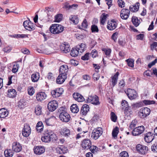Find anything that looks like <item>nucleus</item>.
<instances>
[{
	"label": "nucleus",
	"instance_id": "obj_1",
	"mask_svg": "<svg viewBox=\"0 0 157 157\" xmlns=\"http://www.w3.org/2000/svg\"><path fill=\"white\" fill-rule=\"evenodd\" d=\"M57 139L56 135L50 130H45L41 138L42 141L45 143H49L51 141L54 142Z\"/></svg>",
	"mask_w": 157,
	"mask_h": 157
},
{
	"label": "nucleus",
	"instance_id": "obj_2",
	"mask_svg": "<svg viewBox=\"0 0 157 157\" xmlns=\"http://www.w3.org/2000/svg\"><path fill=\"white\" fill-rule=\"evenodd\" d=\"M64 27L61 25L55 24H52L50 27V31L53 34H58L62 32L64 29Z\"/></svg>",
	"mask_w": 157,
	"mask_h": 157
},
{
	"label": "nucleus",
	"instance_id": "obj_3",
	"mask_svg": "<svg viewBox=\"0 0 157 157\" xmlns=\"http://www.w3.org/2000/svg\"><path fill=\"white\" fill-rule=\"evenodd\" d=\"M103 131L102 128H98L97 129H94L92 131L91 137L95 140H96L102 135Z\"/></svg>",
	"mask_w": 157,
	"mask_h": 157
},
{
	"label": "nucleus",
	"instance_id": "obj_4",
	"mask_svg": "<svg viewBox=\"0 0 157 157\" xmlns=\"http://www.w3.org/2000/svg\"><path fill=\"white\" fill-rule=\"evenodd\" d=\"M91 145V142L89 139H85L82 141L81 146L82 148L84 150L89 149Z\"/></svg>",
	"mask_w": 157,
	"mask_h": 157
},
{
	"label": "nucleus",
	"instance_id": "obj_5",
	"mask_svg": "<svg viewBox=\"0 0 157 157\" xmlns=\"http://www.w3.org/2000/svg\"><path fill=\"white\" fill-rule=\"evenodd\" d=\"M87 101L88 102H90L95 105H98L100 104L98 97L96 95L89 96Z\"/></svg>",
	"mask_w": 157,
	"mask_h": 157
},
{
	"label": "nucleus",
	"instance_id": "obj_6",
	"mask_svg": "<svg viewBox=\"0 0 157 157\" xmlns=\"http://www.w3.org/2000/svg\"><path fill=\"white\" fill-rule=\"evenodd\" d=\"M59 118L61 121L63 122H68L70 119L69 114L66 111H62L60 113Z\"/></svg>",
	"mask_w": 157,
	"mask_h": 157
},
{
	"label": "nucleus",
	"instance_id": "obj_7",
	"mask_svg": "<svg viewBox=\"0 0 157 157\" xmlns=\"http://www.w3.org/2000/svg\"><path fill=\"white\" fill-rule=\"evenodd\" d=\"M122 108H124L125 114L127 115H129L132 113V111L128 106V102L124 100L122 101L121 102Z\"/></svg>",
	"mask_w": 157,
	"mask_h": 157
},
{
	"label": "nucleus",
	"instance_id": "obj_8",
	"mask_svg": "<svg viewBox=\"0 0 157 157\" xmlns=\"http://www.w3.org/2000/svg\"><path fill=\"white\" fill-rule=\"evenodd\" d=\"M58 103L56 101L53 100L49 102L48 105V108L51 112L55 111L58 107Z\"/></svg>",
	"mask_w": 157,
	"mask_h": 157
},
{
	"label": "nucleus",
	"instance_id": "obj_9",
	"mask_svg": "<svg viewBox=\"0 0 157 157\" xmlns=\"http://www.w3.org/2000/svg\"><path fill=\"white\" fill-rule=\"evenodd\" d=\"M144 129L145 128L143 126H138L134 129L132 131V134L135 136L139 135L142 133Z\"/></svg>",
	"mask_w": 157,
	"mask_h": 157
},
{
	"label": "nucleus",
	"instance_id": "obj_10",
	"mask_svg": "<svg viewBox=\"0 0 157 157\" xmlns=\"http://www.w3.org/2000/svg\"><path fill=\"white\" fill-rule=\"evenodd\" d=\"M31 129L29 124H25L22 131V133L23 136L27 137L30 134Z\"/></svg>",
	"mask_w": 157,
	"mask_h": 157
},
{
	"label": "nucleus",
	"instance_id": "obj_11",
	"mask_svg": "<svg viewBox=\"0 0 157 157\" xmlns=\"http://www.w3.org/2000/svg\"><path fill=\"white\" fill-rule=\"evenodd\" d=\"M137 151L142 154H145L148 150L147 147L141 144H137L136 146Z\"/></svg>",
	"mask_w": 157,
	"mask_h": 157
},
{
	"label": "nucleus",
	"instance_id": "obj_12",
	"mask_svg": "<svg viewBox=\"0 0 157 157\" xmlns=\"http://www.w3.org/2000/svg\"><path fill=\"white\" fill-rule=\"evenodd\" d=\"M62 88H57L52 91L51 94L53 98H57L59 97L63 93Z\"/></svg>",
	"mask_w": 157,
	"mask_h": 157
},
{
	"label": "nucleus",
	"instance_id": "obj_13",
	"mask_svg": "<svg viewBox=\"0 0 157 157\" xmlns=\"http://www.w3.org/2000/svg\"><path fill=\"white\" fill-rule=\"evenodd\" d=\"M130 11L128 9H122L120 13L121 18L123 19L126 20L129 17L130 15Z\"/></svg>",
	"mask_w": 157,
	"mask_h": 157
},
{
	"label": "nucleus",
	"instance_id": "obj_14",
	"mask_svg": "<svg viewBox=\"0 0 157 157\" xmlns=\"http://www.w3.org/2000/svg\"><path fill=\"white\" fill-rule=\"evenodd\" d=\"M128 98L130 99H133L137 97V94L134 90L128 89L127 90L126 93Z\"/></svg>",
	"mask_w": 157,
	"mask_h": 157
},
{
	"label": "nucleus",
	"instance_id": "obj_15",
	"mask_svg": "<svg viewBox=\"0 0 157 157\" xmlns=\"http://www.w3.org/2000/svg\"><path fill=\"white\" fill-rule=\"evenodd\" d=\"M117 25V22L114 20H112L108 22L107 28L110 30H112L116 28Z\"/></svg>",
	"mask_w": 157,
	"mask_h": 157
},
{
	"label": "nucleus",
	"instance_id": "obj_16",
	"mask_svg": "<svg viewBox=\"0 0 157 157\" xmlns=\"http://www.w3.org/2000/svg\"><path fill=\"white\" fill-rule=\"evenodd\" d=\"M154 137V136L152 133L149 132L145 135L144 139L146 142L149 143L153 140Z\"/></svg>",
	"mask_w": 157,
	"mask_h": 157
},
{
	"label": "nucleus",
	"instance_id": "obj_17",
	"mask_svg": "<svg viewBox=\"0 0 157 157\" xmlns=\"http://www.w3.org/2000/svg\"><path fill=\"white\" fill-rule=\"evenodd\" d=\"M61 51L63 53H67L70 51V46L67 43L62 44L60 46Z\"/></svg>",
	"mask_w": 157,
	"mask_h": 157
},
{
	"label": "nucleus",
	"instance_id": "obj_18",
	"mask_svg": "<svg viewBox=\"0 0 157 157\" xmlns=\"http://www.w3.org/2000/svg\"><path fill=\"white\" fill-rule=\"evenodd\" d=\"M13 150L16 152H20L22 150V147L19 143L17 142H13L12 144Z\"/></svg>",
	"mask_w": 157,
	"mask_h": 157
},
{
	"label": "nucleus",
	"instance_id": "obj_19",
	"mask_svg": "<svg viewBox=\"0 0 157 157\" xmlns=\"http://www.w3.org/2000/svg\"><path fill=\"white\" fill-rule=\"evenodd\" d=\"M47 97V95L45 92H41L38 93L36 95V98L38 101H41L45 99Z\"/></svg>",
	"mask_w": 157,
	"mask_h": 157
},
{
	"label": "nucleus",
	"instance_id": "obj_20",
	"mask_svg": "<svg viewBox=\"0 0 157 157\" xmlns=\"http://www.w3.org/2000/svg\"><path fill=\"white\" fill-rule=\"evenodd\" d=\"M68 71V68L67 66L66 65H63L61 66L59 69V74L65 75L66 76L67 75V72Z\"/></svg>",
	"mask_w": 157,
	"mask_h": 157
},
{
	"label": "nucleus",
	"instance_id": "obj_21",
	"mask_svg": "<svg viewBox=\"0 0 157 157\" xmlns=\"http://www.w3.org/2000/svg\"><path fill=\"white\" fill-rule=\"evenodd\" d=\"M73 96L75 100L79 102L83 101L85 100L83 97L78 93H74L73 94Z\"/></svg>",
	"mask_w": 157,
	"mask_h": 157
},
{
	"label": "nucleus",
	"instance_id": "obj_22",
	"mask_svg": "<svg viewBox=\"0 0 157 157\" xmlns=\"http://www.w3.org/2000/svg\"><path fill=\"white\" fill-rule=\"evenodd\" d=\"M35 154L40 155L43 154L45 151V149L44 147L37 146L34 150Z\"/></svg>",
	"mask_w": 157,
	"mask_h": 157
},
{
	"label": "nucleus",
	"instance_id": "obj_23",
	"mask_svg": "<svg viewBox=\"0 0 157 157\" xmlns=\"http://www.w3.org/2000/svg\"><path fill=\"white\" fill-rule=\"evenodd\" d=\"M89 110V106L87 104L83 105L81 107L80 113L83 115H86Z\"/></svg>",
	"mask_w": 157,
	"mask_h": 157
},
{
	"label": "nucleus",
	"instance_id": "obj_24",
	"mask_svg": "<svg viewBox=\"0 0 157 157\" xmlns=\"http://www.w3.org/2000/svg\"><path fill=\"white\" fill-rule=\"evenodd\" d=\"M56 149L57 152L60 154H65L67 152V147L62 146L57 147Z\"/></svg>",
	"mask_w": 157,
	"mask_h": 157
},
{
	"label": "nucleus",
	"instance_id": "obj_25",
	"mask_svg": "<svg viewBox=\"0 0 157 157\" xmlns=\"http://www.w3.org/2000/svg\"><path fill=\"white\" fill-rule=\"evenodd\" d=\"M60 133L61 135L65 137L68 136L70 134V130L67 128H62L60 130Z\"/></svg>",
	"mask_w": 157,
	"mask_h": 157
},
{
	"label": "nucleus",
	"instance_id": "obj_26",
	"mask_svg": "<svg viewBox=\"0 0 157 157\" xmlns=\"http://www.w3.org/2000/svg\"><path fill=\"white\" fill-rule=\"evenodd\" d=\"M67 76L59 74L56 79V82L58 84H61L63 83L67 78Z\"/></svg>",
	"mask_w": 157,
	"mask_h": 157
},
{
	"label": "nucleus",
	"instance_id": "obj_27",
	"mask_svg": "<svg viewBox=\"0 0 157 157\" xmlns=\"http://www.w3.org/2000/svg\"><path fill=\"white\" fill-rule=\"evenodd\" d=\"M78 6V5L76 4H73L72 5H69V3L66 2L63 4V8L67 10L71 8L75 9Z\"/></svg>",
	"mask_w": 157,
	"mask_h": 157
},
{
	"label": "nucleus",
	"instance_id": "obj_28",
	"mask_svg": "<svg viewBox=\"0 0 157 157\" xmlns=\"http://www.w3.org/2000/svg\"><path fill=\"white\" fill-rule=\"evenodd\" d=\"M140 3L137 2L134 5H132L129 7V10L132 12H137L139 8Z\"/></svg>",
	"mask_w": 157,
	"mask_h": 157
},
{
	"label": "nucleus",
	"instance_id": "obj_29",
	"mask_svg": "<svg viewBox=\"0 0 157 157\" xmlns=\"http://www.w3.org/2000/svg\"><path fill=\"white\" fill-rule=\"evenodd\" d=\"M119 75V72H117L113 76L111 77V82L112 85L113 86H114L117 82Z\"/></svg>",
	"mask_w": 157,
	"mask_h": 157
},
{
	"label": "nucleus",
	"instance_id": "obj_30",
	"mask_svg": "<svg viewBox=\"0 0 157 157\" xmlns=\"http://www.w3.org/2000/svg\"><path fill=\"white\" fill-rule=\"evenodd\" d=\"M8 115V112L4 108H2L0 109V118H5Z\"/></svg>",
	"mask_w": 157,
	"mask_h": 157
},
{
	"label": "nucleus",
	"instance_id": "obj_31",
	"mask_svg": "<svg viewBox=\"0 0 157 157\" xmlns=\"http://www.w3.org/2000/svg\"><path fill=\"white\" fill-rule=\"evenodd\" d=\"M17 94L16 90L13 89H9L8 91L7 95L10 98L15 97Z\"/></svg>",
	"mask_w": 157,
	"mask_h": 157
},
{
	"label": "nucleus",
	"instance_id": "obj_32",
	"mask_svg": "<svg viewBox=\"0 0 157 157\" xmlns=\"http://www.w3.org/2000/svg\"><path fill=\"white\" fill-rule=\"evenodd\" d=\"M40 78V75L39 73H36L33 74L31 76V79L33 82H37Z\"/></svg>",
	"mask_w": 157,
	"mask_h": 157
},
{
	"label": "nucleus",
	"instance_id": "obj_33",
	"mask_svg": "<svg viewBox=\"0 0 157 157\" xmlns=\"http://www.w3.org/2000/svg\"><path fill=\"white\" fill-rule=\"evenodd\" d=\"M44 126L41 121H39L37 124L36 127V131L38 132H41L43 131Z\"/></svg>",
	"mask_w": 157,
	"mask_h": 157
},
{
	"label": "nucleus",
	"instance_id": "obj_34",
	"mask_svg": "<svg viewBox=\"0 0 157 157\" xmlns=\"http://www.w3.org/2000/svg\"><path fill=\"white\" fill-rule=\"evenodd\" d=\"M109 16V15L105 13H103L101 16L100 22L101 24L104 25L106 21V18Z\"/></svg>",
	"mask_w": 157,
	"mask_h": 157
},
{
	"label": "nucleus",
	"instance_id": "obj_35",
	"mask_svg": "<svg viewBox=\"0 0 157 157\" xmlns=\"http://www.w3.org/2000/svg\"><path fill=\"white\" fill-rule=\"evenodd\" d=\"M77 50L81 53H82L86 48V45L85 44L81 43L79 45H78L76 47Z\"/></svg>",
	"mask_w": 157,
	"mask_h": 157
},
{
	"label": "nucleus",
	"instance_id": "obj_36",
	"mask_svg": "<svg viewBox=\"0 0 157 157\" xmlns=\"http://www.w3.org/2000/svg\"><path fill=\"white\" fill-rule=\"evenodd\" d=\"M132 21L133 25L136 27L138 26L140 23V21L138 18L135 16H133L132 17Z\"/></svg>",
	"mask_w": 157,
	"mask_h": 157
},
{
	"label": "nucleus",
	"instance_id": "obj_37",
	"mask_svg": "<svg viewBox=\"0 0 157 157\" xmlns=\"http://www.w3.org/2000/svg\"><path fill=\"white\" fill-rule=\"evenodd\" d=\"M69 19L75 24H77L79 21V20L77 16L71 15L69 18Z\"/></svg>",
	"mask_w": 157,
	"mask_h": 157
},
{
	"label": "nucleus",
	"instance_id": "obj_38",
	"mask_svg": "<svg viewBox=\"0 0 157 157\" xmlns=\"http://www.w3.org/2000/svg\"><path fill=\"white\" fill-rule=\"evenodd\" d=\"M70 109L73 113H77L79 110L78 106L76 104H73L70 107Z\"/></svg>",
	"mask_w": 157,
	"mask_h": 157
},
{
	"label": "nucleus",
	"instance_id": "obj_39",
	"mask_svg": "<svg viewBox=\"0 0 157 157\" xmlns=\"http://www.w3.org/2000/svg\"><path fill=\"white\" fill-rule=\"evenodd\" d=\"M4 154L6 157H12L13 154V152L11 150L7 149L4 151Z\"/></svg>",
	"mask_w": 157,
	"mask_h": 157
},
{
	"label": "nucleus",
	"instance_id": "obj_40",
	"mask_svg": "<svg viewBox=\"0 0 157 157\" xmlns=\"http://www.w3.org/2000/svg\"><path fill=\"white\" fill-rule=\"evenodd\" d=\"M42 107L40 105H37L35 108V113L37 115H40L42 112Z\"/></svg>",
	"mask_w": 157,
	"mask_h": 157
},
{
	"label": "nucleus",
	"instance_id": "obj_41",
	"mask_svg": "<svg viewBox=\"0 0 157 157\" xmlns=\"http://www.w3.org/2000/svg\"><path fill=\"white\" fill-rule=\"evenodd\" d=\"M79 52L77 48H73L71 51V56L75 57L78 55Z\"/></svg>",
	"mask_w": 157,
	"mask_h": 157
},
{
	"label": "nucleus",
	"instance_id": "obj_42",
	"mask_svg": "<svg viewBox=\"0 0 157 157\" xmlns=\"http://www.w3.org/2000/svg\"><path fill=\"white\" fill-rule=\"evenodd\" d=\"M136 120H133L131 123L128 128L129 131H131L134 129L136 125Z\"/></svg>",
	"mask_w": 157,
	"mask_h": 157
},
{
	"label": "nucleus",
	"instance_id": "obj_43",
	"mask_svg": "<svg viewBox=\"0 0 157 157\" xmlns=\"http://www.w3.org/2000/svg\"><path fill=\"white\" fill-rule=\"evenodd\" d=\"M26 105V102L23 100H20L18 102V107L21 109L25 108Z\"/></svg>",
	"mask_w": 157,
	"mask_h": 157
},
{
	"label": "nucleus",
	"instance_id": "obj_44",
	"mask_svg": "<svg viewBox=\"0 0 157 157\" xmlns=\"http://www.w3.org/2000/svg\"><path fill=\"white\" fill-rule=\"evenodd\" d=\"M102 51L105 53V55L109 57L111 52V50L110 48H104L102 49Z\"/></svg>",
	"mask_w": 157,
	"mask_h": 157
},
{
	"label": "nucleus",
	"instance_id": "obj_45",
	"mask_svg": "<svg viewBox=\"0 0 157 157\" xmlns=\"http://www.w3.org/2000/svg\"><path fill=\"white\" fill-rule=\"evenodd\" d=\"M119 132V128L116 127L113 130L112 135L115 138L117 137Z\"/></svg>",
	"mask_w": 157,
	"mask_h": 157
},
{
	"label": "nucleus",
	"instance_id": "obj_46",
	"mask_svg": "<svg viewBox=\"0 0 157 157\" xmlns=\"http://www.w3.org/2000/svg\"><path fill=\"white\" fill-rule=\"evenodd\" d=\"M19 67V64L17 63H15L13 65V68L12 70L13 72L14 73L17 72L18 71Z\"/></svg>",
	"mask_w": 157,
	"mask_h": 157
},
{
	"label": "nucleus",
	"instance_id": "obj_47",
	"mask_svg": "<svg viewBox=\"0 0 157 157\" xmlns=\"http://www.w3.org/2000/svg\"><path fill=\"white\" fill-rule=\"evenodd\" d=\"M62 14H58L55 16V21L59 22L62 20Z\"/></svg>",
	"mask_w": 157,
	"mask_h": 157
},
{
	"label": "nucleus",
	"instance_id": "obj_48",
	"mask_svg": "<svg viewBox=\"0 0 157 157\" xmlns=\"http://www.w3.org/2000/svg\"><path fill=\"white\" fill-rule=\"evenodd\" d=\"M44 122L47 125H52L53 124V121L52 118L45 119Z\"/></svg>",
	"mask_w": 157,
	"mask_h": 157
},
{
	"label": "nucleus",
	"instance_id": "obj_49",
	"mask_svg": "<svg viewBox=\"0 0 157 157\" xmlns=\"http://www.w3.org/2000/svg\"><path fill=\"white\" fill-rule=\"evenodd\" d=\"M126 61L129 66L132 67H134V60L133 59H128L126 60Z\"/></svg>",
	"mask_w": 157,
	"mask_h": 157
},
{
	"label": "nucleus",
	"instance_id": "obj_50",
	"mask_svg": "<svg viewBox=\"0 0 157 157\" xmlns=\"http://www.w3.org/2000/svg\"><path fill=\"white\" fill-rule=\"evenodd\" d=\"M142 109L144 111V114H145L147 117L150 114L151 110L149 108L145 107L144 109L142 108Z\"/></svg>",
	"mask_w": 157,
	"mask_h": 157
},
{
	"label": "nucleus",
	"instance_id": "obj_51",
	"mask_svg": "<svg viewBox=\"0 0 157 157\" xmlns=\"http://www.w3.org/2000/svg\"><path fill=\"white\" fill-rule=\"evenodd\" d=\"M90 151L93 153H94L98 151V148L96 146L91 145V147L89 149Z\"/></svg>",
	"mask_w": 157,
	"mask_h": 157
},
{
	"label": "nucleus",
	"instance_id": "obj_52",
	"mask_svg": "<svg viewBox=\"0 0 157 157\" xmlns=\"http://www.w3.org/2000/svg\"><path fill=\"white\" fill-rule=\"evenodd\" d=\"M111 118L112 121L114 122L117 121V117L115 113L113 112H111L110 114Z\"/></svg>",
	"mask_w": 157,
	"mask_h": 157
},
{
	"label": "nucleus",
	"instance_id": "obj_53",
	"mask_svg": "<svg viewBox=\"0 0 157 157\" xmlns=\"http://www.w3.org/2000/svg\"><path fill=\"white\" fill-rule=\"evenodd\" d=\"M28 94L30 96H32L34 93V89L33 87L30 86L28 88Z\"/></svg>",
	"mask_w": 157,
	"mask_h": 157
},
{
	"label": "nucleus",
	"instance_id": "obj_54",
	"mask_svg": "<svg viewBox=\"0 0 157 157\" xmlns=\"http://www.w3.org/2000/svg\"><path fill=\"white\" fill-rule=\"evenodd\" d=\"M138 115L141 118H144L146 117V116L145 114H144V111L142 109H141L140 111L138 113Z\"/></svg>",
	"mask_w": 157,
	"mask_h": 157
},
{
	"label": "nucleus",
	"instance_id": "obj_55",
	"mask_svg": "<svg viewBox=\"0 0 157 157\" xmlns=\"http://www.w3.org/2000/svg\"><path fill=\"white\" fill-rule=\"evenodd\" d=\"M151 149L152 151L157 152V142L155 143L152 145Z\"/></svg>",
	"mask_w": 157,
	"mask_h": 157
},
{
	"label": "nucleus",
	"instance_id": "obj_56",
	"mask_svg": "<svg viewBox=\"0 0 157 157\" xmlns=\"http://www.w3.org/2000/svg\"><path fill=\"white\" fill-rule=\"evenodd\" d=\"M91 30L92 32H98L99 31L97 26L95 25L91 26Z\"/></svg>",
	"mask_w": 157,
	"mask_h": 157
},
{
	"label": "nucleus",
	"instance_id": "obj_57",
	"mask_svg": "<svg viewBox=\"0 0 157 157\" xmlns=\"http://www.w3.org/2000/svg\"><path fill=\"white\" fill-rule=\"evenodd\" d=\"M25 28L29 31L33 30L35 29L34 26L31 23L26 26Z\"/></svg>",
	"mask_w": 157,
	"mask_h": 157
},
{
	"label": "nucleus",
	"instance_id": "obj_58",
	"mask_svg": "<svg viewBox=\"0 0 157 157\" xmlns=\"http://www.w3.org/2000/svg\"><path fill=\"white\" fill-rule=\"evenodd\" d=\"M88 24L86 19H85L83 20L82 24V26L83 29H86L87 28Z\"/></svg>",
	"mask_w": 157,
	"mask_h": 157
},
{
	"label": "nucleus",
	"instance_id": "obj_59",
	"mask_svg": "<svg viewBox=\"0 0 157 157\" xmlns=\"http://www.w3.org/2000/svg\"><path fill=\"white\" fill-rule=\"evenodd\" d=\"M143 102L145 105H147L154 104L155 103V101H154L144 100L143 101Z\"/></svg>",
	"mask_w": 157,
	"mask_h": 157
},
{
	"label": "nucleus",
	"instance_id": "obj_60",
	"mask_svg": "<svg viewBox=\"0 0 157 157\" xmlns=\"http://www.w3.org/2000/svg\"><path fill=\"white\" fill-rule=\"evenodd\" d=\"M143 105V103L141 102H139V103H136L133 104L132 105V106L133 107L136 108H138L142 107Z\"/></svg>",
	"mask_w": 157,
	"mask_h": 157
},
{
	"label": "nucleus",
	"instance_id": "obj_61",
	"mask_svg": "<svg viewBox=\"0 0 157 157\" xmlns=\"http://www.w3.org/2000/svg\"><path fill=\"white\" fill-rule=\"evenodd\" d=\"M90 54L91 55L93 58H95L98 56V52L95 49L93 50L91 52Z\"/></svg>",
	"mask_w": 157,
	"mask_h": 157
},
{
	"label": "nucleus",
	"instance_id": "obj_62",
	"mask_svg": "<svg viewBox=\"0 0 157 157\" xmlns=\"http://www.w3.org/2000/svg\"><path fill=\"white\" fill-rule=\"evenodd\" d=\"M120 157H128V153L126 151L121 152L120 154Z\"/></svg>",
	"mask_w": 157,
	"mask_h": 157
},
{
	"label": "nucleus",
	"instance_id": "obj_63",
	"mask_svg": "<svg viewBox=\"0 0 157 157\" xmlns=\"http://www.w3.org/2000/svg\"><path fill=\"white\" fill-rule=\"evenodd\" d=\"M89 53H86L84 56H82L81 59L84 60H86L89 59Z\"/></svg>",
	"mask_w": 157,
	"mask_h": 157
},
{
	"label": "nucleus",
	"instance_id": "obj_64",
	"mask_svg": "<svg viewBox=\"0 0 157 157\" xmlns=\"http://www.w3.org/2000/svg\"><path fill=\"white\" fill-rule=\"evenodd\" d=\"M93 78L94 80L97 81L99 79L100 76L98 72L95 73L93 74Z\"/></svg>",
	"mask_w": 157,
	"mask_h": 157
}]
</instances>
